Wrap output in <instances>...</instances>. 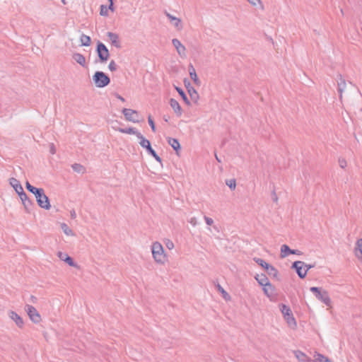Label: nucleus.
<instances>
[{
    "mask_svg": "<svg viewBox=\"0 0 362 362\" xmlns=\"http://www.w3.org/2000/svg\"><path fill=\"white\" fill-rule=\"evenodd\" d=\"M26 189L35 195L38 206L45 210L51 208V204L48 197L45 194L42 188H37L30 184L29 182H25Z\"/></svg>",
    "mask_w": 362,
    "mask_h": 362,
    "instance_id": "nucleus-1",
    "label": "nucleus"
},
{
    "mask_svg": "<svg viewBox=\"0 0 362 362\" xmlns=\"http://www.w3.org/2000/svg\"><path fill=\"white\" fill-rule=\"evenodd\" d=\"M151 250L152 257L157 264L164 265L168 262V255L161 243L158 241L153 242L151 246Z\"/></svg>",
    "mask_w": 362,
    "mask_h": 362,
    "instance_id": "nucleus-2",
    "label": "nucleus"
},
{
    "mask_svg": "<svg viewBox=\"0 0 362 362\" xmlns=\"http://www.w3.org/2000/svg\"><path fill=\"white\" fill-rule=\"evenodd\" d=\"M310 290L318 300L327 306V310L332 308V301L327 291L321 287H311Z\"/></svg>",
    "mask_w": 362,
    "mask_h": 362,
    "instance_id": "nucleus-3",
    "label": "nucleus"
},
{
    "mask_svg": "<svg viewBox=\"0 0 362 362\" xmlns=\"http://www.w3.org/2000/svg\"><path fill=\"white\" fill-rule=\"evenodd\" d=\"M93 81L98 88H103L107 86L110 82L108 76L103 71H96L93 76Z\"/></svg>",
    "mask_w": 362,
    "mask_h": 362,
    "instance_id": "nucleus-4",
    "label": "nucleus"
},
{
    "mask_svg": "<svg viewBox=\"0 0 362 362\" xmlns=\"http://www.w3.org/2000/svg\"><path fill=\"white\" fill-rule=\"evenodd\" d=\"M25 311L28 315L30 320L35 324H39L42 321V317L37 309L31 305H25Z\"/></svg>",
    "mask_w": 362,
    "mask_h": 362,
    "instance_id": "nucleus-5",
    "label": "nucleus"
},
{
    "mask_svg": "<svg viewBox=\"0 0 362 362\" xmlns=\"http://www.w3.org/2000/svg\"><path fill=\"white\" fill-rule=\"evenodd\" d=\"M279 307L286 322L290 326L293 325L294 324V318L293 317V312L291 309L288 306L283 303L279 304Z\"/></svg>",
    "mask_w": 362,
    "mask_h": 362,
    "instance_id": "nucleus-6",
    "label": "nucleus"
},
{
    "mask_svg": "<svg viewBox=\"0 0 362 362\" xmlns=\"http://www.w3.org/2000/svg\"><path fill=\"white\" fill-rule=\"evenodd\" d=\"M313 267V265L307 264L301 261H296V272L301 279H304L306 276L308 271Z\"/></svg>",
    "mask_w": 362,
    "mask_h": 362,
    "instance_id": "nucleus-7",
    "label": "nucleus"
},
{
    "mask_svg": "<svg viewBox=\"0 0 362 362\" xmlns=\"http://www.w3.org/2000/svg\"><path fill=\"white\" fill-rule=\"evenodd\" d=\"M139 144L144 148H146L149 154H151L155 159L161 163V158L156 154V151L151 148L150 141L144 138L143 136L140 139Z\"/></svg>",
    "mask_w": 362,
    "mask_h": 362,
    "instance_id": "nucleus-8",
    "label": "nucleus"
},
{
    "mask_svg": "<svg viewBox=\"0 0 362 362\" xmlns=\"http://www.w3.org/2000/svg\"><path fill=\"white\" fill-rule=\"evenodd\" d=\"M97 52L100 60L102 62H106L109 58V51L106 46L102 42H99L97 46Z\"/></svg>",
    "mask_w": 362,
    "mask_h": 362,
    "instance_id": "nucleus-9",
    "label": "nucleus"
},
{
    "mask_svg": "<svg viewBox=\"0 0 362 362\" xmlns=\"http://www.w3.org/2000/svg\"><path fill=\"white\" fill-rule=\"evenodd\" d=\"M122 113L124 114L126 120L132 122H138V112L136 110L124 108L122 110Z\"/></svg>",
    "mask_w": 362,
    "mask_h": 362,
    "instance_id": "nucleus-10",
    "label": "nucleus"
},
{
    "mask_svg": "<svg viewBox=\"0 0 362 362\" xmlns=\"http://www.w3.org/2000/svg\"><path fill=\"white\" fill-rule=\"evenodd\" d=\"M172 43L179 56L181 58H185L187 57L186 47L182 44V42L178 39L175 38L172 40Z\"/></svg>",
    "mask_w": 362,
    "mask_h": 362,
    "instance_id": "nucleus-11",
    "label": "nucleus"
},
{
    "mask_svg": "<svg viewBox=\"0 0 362 362\" xmlns=\"http://www.w3.org/2000/svg\"><path fill=\"white\" fill-rule=\"evenodd\" d=\"M57 255L62 261L66 262L70 267L78 268V265L74 261V259L68 254L59 251L57 253Z\"/></svg>",
    "mask_w": 362,
    "mask_h": 362,
    "instance_id": "nucleus-12",
    "label": "nucleus"
},
{
    "mask_svg": "<svg viewBox=\"0 0 362 362\" xmlns=\"http://www.w3.org/2000/svg\"><path fill=\"white\" fill-rule=\"evenodd\" d=\"M165 15L172 26H173L177 30L180 31L183 28V24L180 18H177L169 13H165Z\"/></svg>",
    "mask_w": 362,
    "mask_h": 362,
    "instance_id": "nucleus-13",
    "label": "nucleus"
},
{
    "mask_svg": "<svg viewBox=\"0 0 362 362\" xmlns=\"http://www.w3.org/2000/svg\"><path fill=\"white\" fill-rule=\"evenodd\" d=\"M8 317L12 320L17 327L21 328L24 325V321L23 318L16 312L10 310L8 312Z\"/></svg>",
    "mask_w": 362,
    "mask_h": 362,
    "instance_id": "nucleus-14",
    "label": "nucleus"
},
{
    "mask_svg": "<svg viewBox=\"0 0 362 362\" xmlns=\"http://www.w3.org/2000/svg\"><path fill=\"white\" fill-rule=\"evenodd\" d=\"M263 291L265 295L271 300H276V294L275 291V288L270 284H267V286H263Z\"/></svg>",
    "mask_w": 362,
    "mask_h": 362,
    "instance_id": "nucleus-15",
    "label": "nucleus"
},
{
    "mask_svg": "<svg viewBox=\"0 0 362 362\" xmlns=\"http://www.w3.org/2000/svg\"><path fill=\"white\" fill-rule=\"evenodd\" d=\"M204 219L205 221L206 224L208 226L207 230L210 233H213L214 232H216V233L219 232V228H218V226H216L214 223V221L213 218H211L209 216H204Z\"/></svg>",
    "mask_w": 362,
    "mask_h": 362,
    "instance_id": "nucleus-16",
    "label": "nucleus"
},
{
    "mask_svg": "<svg viewBox=\"0 0 362 362\" xmlns=\"http://www.w3.org/2000/svg\"><path fill=\"white\" fill-rule=\"evenodd\" d=\"M337 90L339 93V99H342L343 93L346 88V83L345 79L342 77L341 75L338 76L337 77Z\"/></svg>",
    "mask_w": 362,
    "mask_h": 362,
    "instance_id": "nucleus-17",
    "label": "nucleus"
},
{
    "mask_svg": "<svg viewBox=\"0 0 362 362\" xmlns=\"http://www.w3.org/2000/svg\"><path fill=\"white\" fill-rule=\"evenodd\" d=\"M170 105L177 117H180L182 115V109L176 100L171 98Z\"/></svg>",
    "mask_w": 362,
    "mask_h": 362,
    "instance_id": "nucleus-18",
    "label": "nucleus"
},
{
    "mask_svg": "<svg viewBox=\"0 0 362 362\" xmlns=\"http://www.w3.org/2000/svg\"><path fill=\"white\" fill-rule=\"evenodd\" d=\"M354 254L356 258L362 262V238L356 241L354 247Z\"/></svg>",
    "mask_w": 362,
    "mask_h": 362,
    "instance_id": "nucleus-19",
    "label": "nucleus"
},
{
    "mask_svg": "<svg viewBox=\"0 0 362 362\" xmlns=\"http://www.w3.org/2000/svg\"><path fill=\"white\" fill-rule=\"evenodd\" d=\"M294 254V250H291L289 248V247L286 245H283L281 247V251H280V258L285 259L288 257L289 255Z\"/></svg>",
    "mask_w": 362,
    "mask_h": 362,
    "instance_id": "nucleus-20",
    "label": "nucleus"
},
{
    "mask_svg": "<svg viewBox=\"0 0 362 362\" xmlns=\"http://www.w3.org/2000/svg\"><path fill=\"white\" fill-rule=\"evenodd\" d=\"M312 362H333L331 359H329L327 356L318 353L317 351H315L313 354V359H312Z\"/></svg>",
    "mask_w": 362,
    "mask_h": 362,
    "instance_id": "nucleus-21",
    "label": "nucleus"
},
{
    "mask_svg": "<svg viewBox=\"0 0 362 362\" xmlns=\"http://www.w3.org/2000/svg\"><path fill=\"white\" fill-rule=\"evenodd\" d=\"M117 131L124 133V134H134L137 136L139 139L141 138L143 136L140 132H139L135 128L130 127L127 129H123V128H118Z\"/></svg>",
    "mask_w": 362,
    "mask_h": 362,
    "instance_id": "nucleus-22",
    "label": "nucleus"
},
{
    "mask_svg": "<svg viewBox=\"0 0 362 362\" xmlns=\"http://www.w3.org/2000/svg\"><path fill=\"white\" fill-rule=\"evenodd\" d=\"M9 184L13 188L17 194L23 191V188L21 185L20 182L14 177H11L9 179Z\"/></svg>",
    "mask_w": 362,
    "mask_h": 362,
    "instance_id": "nucleus-23",
    "label": "nucleus"
},
{
    "mask_svg": "<svg viewBox=\"0 0 362 362\" xmlns=\"http://www.w3.org/2000/svg\"><path fill=\"white\" fill-rule=\"evenodd\" d=\"M108 40L110 41L112 45L116 47H120V42L119 40V36L117 34L109 32L107 34Z\"/></svg>",
    "mask_w": 362,
    "mask_h": 362,
    "instance_id": "nucleus-24",
    "label": "nucleus"
},
{
    "mask_svg": "<svg viewBox=\"0 0 362 362\" xmlns=\"http://www.w3.org/2000/svg\"><path fill=\"white\" fill-rule=\"evenodd\" d=\"M72 59L83 67L86 66V60L83 54L78 52L74 53L72 54Z\"/></svg>",
    "mask_w": 362,
    "mask_h": 362,
    "instance_id": "nucleus-25",
    "label": "nucleus"
},
{
    "mask_svg": "<svg viewBox=\"0 0 362 362\" xmlns=\"http://www.w3.org/2000/svg\"><path fill=\"white\" fill-rule=\"evenodd\" d=\"M189 76H190V78L191 79L194 81V83L197 85V86H199L200 85V81L197 75V73H196V71H195V69L194 68V66L192 65H190L189 67Z\"/></svg>",
    "mask_w": 362,
    "mask_h": 362,
    "instance_id": "nucleus-26",
    "label": "nucleus"
},
{
    "mask_svg": "<svg viewBox=\"0 0 362 362\" xmlns=\"http://www.w3.org/2000/svg\"><path fill=\"white\" fill-rule=\"evenodd\" d=\"M296 358L300 362H312L311 358L306 356L305 354L300 351H296Z\"/></svg>",
    "mask_w": 362,
    "mask_h": 362,
    "instance_id": "nucleus-27",
    "label": "nucleus"
},
{
    "mask_svg": "<svg viewBox=\"0 0 362 362\" xmlns=\"http://www.w3.org/2000/svg\"><path fill=\"white\" fill-rule=\"evenodd\" d=\"M60 227L64 234L67 236H75V233L65 223H61Z\"/></svg>",
    "mask_w": 362,
    "mask_h": 362,
    "instance_id": "nucleus-28",
    "label": "nucleus"
},
{
    "mask_svg": "<svg viewBox=\"0 0 362 362\" xmlns=\"http://www.w3.org/2000/svg\"><path fill=\"white\" fill-rule=\"evenodd\" d=\"M255 261L259 264L260 265L261 267H262L263 268H264L265 269H267V271H274L275 272V269L270 266L268 263H267L265 261H264L263 259H259V258H257V259H255Z\"/></svg>",
    "mask_w": 362,
    "mask_h": 362,
    "instance_id": "nucleus-29",
    "label": "nucleus"
},
{
    "mask_svg": "<svg viewBox=\"0 0 362 362\" xmlns=\"http://www.w3.org/2000/svg\"><path fill=\"white\" fill-rule=\"evenodd\" d=\"M168 143L176 151H177L180 148V144L178 140L176 139L169 138L168 139Z\"/></svg>",
    "mask_w": 362,
    "mask_h": 362,
    "instance_id": "nucleus-30",
    "label": "nucleus"
},
{
    "mask_svg": "<svg viewBox=\"0 0 362 362\" xmlns=\"http://www.w3.org/2000/svg\"><path fill=\"white\" fill-rule=\"evenodd\" d=\"M255 279L258 281V283L262 286H267V284L269 283L268 279L264 274L257 275Z\"/></svg>",
    "mask_w": 362,
    "mask_h": 362,
    "instance_id": "nucleus-31",
    "label": "nucleus"
},
{
    "mask_svg": "<svg viewBox=\"0 0 362 362\" xmlns=\"http://www.w3.org/2000/svg\"><path fill=\"white\" fill-rule=\"evenodd\" d=\"M81 43L83 46H89L90 45V37L88 35H86L84 34L81 35L80 37Z\"/></svg>",
    "mask_w": 362,
    "mask_h": 362,
    "instance_id": "nucleus-32",
    "label": "nucleus"
},
{
    "mask_svg": "<svg viewBox=\"0 0 362 362\" xmlns=\"http://www.w3.org/2000/svg\"><path fill=\"white\" fill-rule=\"evenodd\" d=\"M72 169L78 173H84L86 172V168L81 164L75 163L72 165Z\"/></svg>",
    "mask_w": 362,
    "mask_h": 362,
    "instance_id": "nucleus-33",
    "label": "nucleus"
},
{
    "mask_svg": "<svg viewBox=\"0 0 362 362\" xmlns=\"http://www.w3.org/2000/svg\"><path fill=\"white\" fill-rule=\"evenodd\" d=\"M218 290L221 293L222 297L227 301L230 300V296L220 285L218 286Z\"/></svg>",
    "mask_w": 362,
    "mask_h": 362,
    "instance_id": "nucleus-34",
    "label": "nucleus"
},
{
    "mask_svg": "<svg viewBox=\"0 0 362 362\" xmlns=\"http://www.w3.org/2000/svg\"><path fill=\"white\" fill-rule=\"evenodd\" d=\"M252 6L260 7L263 8V4L261 0H247Z\"/></svg>",
    "mask_w": 362,
    "mask_h": 362,
    "instance_id": "nucleus-35",
    "label": "nucleus"
},
{
    "mask_svg": "<svg viewBox=\"0 0 362 362\" xmlns=\"http://www.w3.org/2000/svg\"><path fill=\"white\" fill-rule=\"evenodd\" d=\"M189 95L192 98V99L194 100L195 101H197L198 100L199 95L194 88H192L191 89H189Z\"/></svg>",
    "mask_w": 362,
    "mask_h": 362,
    "instance_id": "nucleus-36",
    "label": "nucleus"
},
{
    "mask_svg": "<svg viewBox=\"0 0 362 362\" xmlns=\"http://www.w3.org/2000/svg\"><path fill=\"white\" fill-rule=\"evenodd\" d=\"M226 185L231 189H235L236 187V182L235 179L228 180L226 182Z\"/></svg>",
    "mask_w": 362,
    "mask_h": 362,
    "instance_id": "nucleus-37",
    "label": "nucleus"
},
{
    "mask_svg": "<svg viewBox=\"0 0 362 362\" xmlns=\"http://www.w3.org/2000/svg\"><path fill=\"white\" fill-rule=\"evenodd\" d=\"M18 194L22 202V204H25L26 202L30 200L28 199L27 194L25 193L24 190L22 191L21 192L18 193Z\"/></svg>",
    "mask_w": 362,
    "mask_h": 362,
    "instance_id": "nucleus-38",
    "label": "nucleus"
},
{
    "mask_svg": "<svg viewBox=\"0 0 362 362\" xmlns=\"http://www.w3.org/2000/svg\"><path fill=\"white\" fill-rule=\"evenodd\" d=\"M100 14L103 16H108V8L106 6H105V5L100 6Z\"/></svg>",
    "mask_w": 362,
    "mask_h": 362,
    "instance_id": "nucleus-39",
    "label": "nucleus"
},
{
    "mask_svg": "<svg viewBox=\"0 0 362 362\" xmlns=\"http://www.w3.org/2000/svg\"><path fill=\"white\" fill-rule=\"evenodd\" d=\"M176 90L179 93V94L182 96V98H183V100L187 103H189V100L185 93V92L180 88H177L176 87Z\"/></svg>",
    "mask_w": 362,
    "mask_h": 362,
    "instance_id": "nucleus-40",
    "label": "nucleus"
},
{
    "mask_svg": "<svg viewBox=\"0 0 362 362\" xmlns=\"http://www.w3.org/2000/svg\"><path fill=\"white\" fill-rule=\"evenodd\" d=\"M165 244L166 247L170 250H173L175 247V245H174L173 242L170 240H168V239L166 240L165 241Z\"/></svg>",
    "mask_w": 362,
    "mask_h": 362,
    "instance_id": "nucleus-41",
    "label": "nucleus"
},
{
    "mask_svg": "<svg viewBox=\"0 0 362 362\" xmlns=\"http://www.w3.org/2000/svg\"><path fill=\"white\" fill-rule=\"evenodd\" d=\"M338 162L340 168H345L347 165L346 160L343 158H339Z\"/></svg>",
    "mask_w": 362,
    "mask_h": 362,
    "instance_id": "nucleus-42",
    "label": "nucleus"
},
{
    "mask_svg": "<svg viewBox=\"0 0 362 362\" xmlns=\"http://www.w3.org/2000/svg\"><path fill=\"white\" fill-rule=\"evenodd\" d=\"M108 68L111 71H115L117 69V64L115 61L112 60L110 62Z\"/></svg>",
    "mask_w": 362,
    "mask_h": 362,
    "instance_id": "nucleus-43",
    "label": "nucleus"
},
{
    "mask_svg": "<svg viewBox=\"0 0 362 362\" xmlns=\"http://www.w3.org/2000/svg\"><path fill=\"white\" fill-rule=\"evenodd\" d=\"M148 122L149 124V125L151 126V129L153 130V132H156V127H155V124H154V122L153 120L152 119L151 117L149 116L148 117Z\"/></svg>",
    "mask_w": 362,
    "mask_h": 362,
    "instance_id": "nucleus-44",
    "label": "nucleus"
},
{
    "mask_svg": "<svg viewBox=\"0 0 362 362\" xmlns=\"http://www.w3.org/2000/svg\"><path fill=\"white\" fill-rule=\"evenodd\" d=\"M24 209L26 211H29V209L30 206L32 205V202L30 200L26 202L25 204H23Z\"/></svg>",
    "mask_w": 362,
    "mask_h": 362,
    "instance_id": "nucleus-45",
    "label": "nucleus"
},
{
    "mask_svg": "<svg viewBox=\"0 0 362 362\" xmlns=\"http://www.w3.org/2000/svg\"><path fill=\"white\" fill-rule=\"evenodd\" d=\"M188 221L193 226H195L197 224V219L196 217H191Z\"/></svg>",
    "mask_w": 362,
    "mask_h": 362,
    "instance_id": "nucleus-46",
    "label": "nucleus"
},
{
    "mask_svg": "<svg viewBox=\"0 0 362 362\" xmlns=\"http://www.w3.org/2000/svg\"><path fill=\"white\" fill-rule=\"evenodd\" d=\"M56 151H57V150H56V148H55L54 145L53 144H50L49 152L52 154H54L56 153Z\"/></svg>",
    "mask_w": 362,
    "mask_h": 362,
    "instance_id": "nucleus-47",
    "label": "nucleus"
},
{
    "mask_svg": "<svg viewBox=\"0 0 362 362\" xmlns=\"http://www.w3.org/2000/svg\"><path fill=\"white\" fill-rule=\"evenodd\" d=\"M70 216L71 218L75 219L76 217V214L74 209L70 211Z\"/></svg>",
    "mask_w": 362,
    "mask_h": 362,
    "instance_id": "nucleus-48",
    "label": "nucleus"
},
{
    "mask_svg": "<svg viewBox=\"0 0 362 362\" xmlns=\"http://www.w3.org/2000/svg\"><path fill=\"white\" fill-rule=\"evenodd\" d=\"M109 1H110V6H109V7H107V8H108V10L110 9L112 11H114L113 1H112V0H109Z\"/></svg>",
    "mask_w": 362,
    "mask_h": 362,
    "instance_id": "nucleus-49",
    "label": "nucleus"
},
{
    "mask_svg": "<svg viewBox=\"0 0 362 362\" xmlns=\"http://www.w3.org/2000/svg\"><path fill=\"white\" fill-rule=\"evenodd\" d=\"M117 98L120 100L121 101L124 102V98L123 97H122L121 95H117Z\"/></svg>",
    "mask_w": 362,
    "mask_h": 362,
    "instance_id": "nucleus-50",
    "label": "nucleus"
},
{
    "mask_svg": "<svg viewBox=\"0 0 362 362\" xmlns=\"http://www.w3.org/2000/svg\"><path fill=\"white\" fill-rule=\"evenodd\" d=\"M216 160H217L218 162H221V160H219V158H218V156H216Z\"/></svg>",
    "mask_w": 362,
    "mask_h": 362,
    "instance_id": "nucleus-51",
    "label": "nucleus"
},
{
    "mask_svg": "<svg viewBox=\"0 0 362 362\" xmlns=\"http://www.w3.org/2000/svg\"><path fill=\"white\" fill-rule=\"evenodd\" d=\"M291 268H294V262L292 263Z\"/></svg>",
    "mask_w": 362,
    "mask_h": 362,
    "instance_id": "nucleus-52",
    "label": "nucleus"
},
{
    "mask_svg": "<svg viewBox=\"0 0 362 362\" xmlns=\"http://www.w3.org/2000/svg\"><path fill=\"white\" fill-rule=\"evenodd\" d=\"M295 254H296V255H299V254H300V252H297V250H296Z\"/></svg>",
    "mask_w": 362,
    "mask_h": 362,
    "instance_id": "nucleus-53",
    "label": "nucleus"
}]
</instances>
